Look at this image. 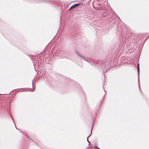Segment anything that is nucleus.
Here are the masks:
<instances>
[{
  "mask_svg": "<svg viewBox=\"0 0 149 149\" xmlns=\"http://www.w3.org/2000/svg\"><path fill=\"white\" fill-rule=\"evenodd\" d=\"M80 4V3L74 4V5H72L70 8L68 9V10H69L71 8H75V7H77V6H79Z\"/></svg>",
  "mask_w": 149,
  "mask_h": 149,
  "instance_id": "obj_1",
  "label": "nucleus"
},
{
  "mask_svg": "<svg viewBox=\"0 0 149 149\" xmlns=\"http://www.w3.org/2000/svg\"><path fill=\"white\" fill-rule=\"evenodd\" d=\"M92 129H93V127H92V128L91 130V134L88 136V137H87V142L88 143V144L89 145V143H90V141H88V138L89 136H90L91 134H92Z\"/></svg>",
  "mask_w": 149,
  "mask_h": 149,
  "instance_id": "obj_2",
  "label": "nucleus"
},
{
  "mask_svg": "<svg viewBox=\"0 0 149 149\" xmlns=\"http://www.w3.org/2000/svg\"><path fill=\"white\" fill-rule=\"evenodd\" d=\"M39 1H44L46 2H51L52 1V0H39Z\"/></svg>",
  "mask_w": 149,
  "mask_h": 149,
  "instance_id": "obj_3",
  "label": "nucleus"
},
{
  "mask_svg": "<svg viewBox=\"0 0 149 149\" xmlns=\"http://www.w3.org/2000/svg\"><path fill=\"white\" fill-rule=\"evenodd\" d=\"M137 68L138 73V74H139V63H138L137 64Z\"/></svg>",
  "mask_w": 149,
  "mask_h": 149,
  "instance_id": "obj_4",
  "label": "nucleus"
},
{
  "mask_svg": "<svg viewBox=\"0 0 149 149\" xmlns=\"http://www.w3.org/2000/svg\"><path fill=\"white\" fill-rule=\"evenodd\" d=\"M104 85H105V83H104V82L103 83V89H104V92H105V94H106V91L105 90L104 87Z\"/></svg>",
  "mask_w": 149,
  "mask_h": 149,
  "instance_id": "obj_5",
  "label": "nucleus"
},
{
  "mask_svg": "<svg viewBox=\"0 0 149 149\" xmlns=\"http://www.w3.org/2000/svg\"><path fill=\"white\" fill-rule=\"evenodd\" d=\"M78 55L80 57H82V58H84L83 56H81V55L80 54H78Z\"/></svg>",
  "mask_w": 149,
  "mask_h": 149,
  "instance_id": "obj_6",
  "label": "nucleus"
},
{
  "mask_svg": "<svg viewBox=\"0 0 149 149\" xmlns=\"http://www.w3.org/2000/svg\"><path fill=\"white\" fill-rule=\"evenodd\" d=\"M20 132H21L23 134H24L25 133L19 130Z\"/></svg>",
  "mask_w": 149,
  "mask_h": 149,
  "instance_id": "obj_7",
  "label": "nucleus"
},
{
  "mask_svg": "<svg viewBox=\"0 0 149 149\" xmlns=\"http://www.w3.org/2000/svg\"><path fill=\"white\" fill-rule=\"evenodd\" d=\"M95 148H97V149H100V148H98V147H97V146H95Z\"/></svg>",
  "mask_w": 149,
  "mask_h": 149,
  "instance_id": "obj_8",
  "label": "nucleus"
},
{
  "mask_svg": "<svg viewBox=\"0 0 149 149\" xmlns=\"http://www.w3.org/2000/svg\"><path fill=\"white\" fill-rule=\"evenodd\" d=\"M84 59L85 60V59ZM86 61H87V60H86ZM87 61L88 62H89V63H90V61Z\"/></svg>",
  "mask_w": 149,
  "mask_h": 149,
  "instance_id": "obj_9",
  "label": "nucleus"
},
{
  "mask_svg": "<svg viewBox=\"0 0 149 149\" xmlns=\"http://www.w3.org/2000/svg\"><path fill=\"white\" fill-rule=\"evenodd\" d=\"M33 80L32 81V85H33Z\"/></svg>",
  "mask_w": 149,
  "mask_h": 149,
  "instance_id": "obj_10",
  "label": "nucleus"
},
{
  "mask_svg": "<svg viewBox=\"0 0 149 149\" xmlns=\"http://www.w3.org/2000/svg\"><path fill=\"white\" fill-rule=\"evenodd\" d=\"M16 127V129H17V130H19V129H17V128L16 127Z\"/></svg>",
  "mask_w": 149,
  "mask_h": 149,
  "instance_id": "obj_11",
  "label": "nucleus"
},
{
  "mask_svg": "<svg viewBox=\"0 0 149 149\" xmlns=\"http://www.w3.org/2000/svg\"><path fill=\"white\" fill-rule=\"evenodd\" d=\"M139 77H138V81H139Z\"/></svg>",
  "mask_w": 149,
  "mask_h": 149,
  "instance_id": "obj_12",
  "label": "nucleus"
}]
</instances>
